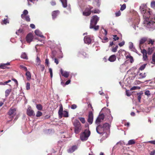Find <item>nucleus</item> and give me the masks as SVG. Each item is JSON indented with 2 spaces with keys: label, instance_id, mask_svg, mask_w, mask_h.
Segmentation results:
<instances>
[{
  "label": "nucleus",
  "instance_id": "obj_1",
  "mask_svg": "<svg viewBox=\"0 0 155 155\" xmlns=\"http://www.w3.org/2000/svg\"><path fill=\"white\" fill-rule=\"evenodd\" d=\"M102 120L97 117L95 121V124L97 126L96 128L97 132L99 134L103 135L106 133L107 131L108 130L110 127V124L108 123H105L102 124L100 123Z\"/></svg>",
  "mask_w": 155,
  "mask_h": 155
},
{
  "label": "nucleus",
  "instance_id": "obj_2",
  "mask_svg": "<svg viewBox=\"0 0 155 155\" xmlns=\"http://www.w3.org/2000/svg\"><path fill=\"white\" fill-rule=\"evenodd\" d=\"M140 9L141 13L143 14L144 18L145 19L144 23L150 26L153 29H155V22L153 20H150L148 18V16L150 13L149 11L146 9L144 5H141L140 7Z\"/></svg>",
  "mask_w": 155,
  "mask_h": 155
},
{
  "label": "nucleus",
  "instance_id": "obj_3",
  "mask_svg": "<svg viewBox=\"0 0 155 155\" xmlns=\"http://www.w3.org/2000/svg\"><path fill=\"white\" fill-rule=\"evenodd\" d=\"M99 19V17L97 15H95L93 16L91 20L90 28L91 29L94 28L95 30H97L99 28V26L98 25L96 26L95 25Z\"/></svg>",
  "mask_w": 155,
  "mask_h": 155
},
{
  "label": "nucleus",
  "instance_id": "obj_4",
  "mask_svg": "<svg viewBox=\"0 0 155 155\" xmlns=\"http://www.w3.org/2000/svg\"><path fill=\"white\" fill-rule=\"evenodd\" d=\"M90 134V131L88 130H85L84 132L81 133L80 135L81 140L82 141L87 140Z\"/></svg>",
  "mask_w": 155,
  "mask_h": 155
},
{
  "label": "nucleus",
  "instance_id": "obj_5",
  "mask_svg": "<svg viewBox=\"0 0 155 155\" xmlns=\"http://www.w3.org/2000/svg\"><path fill=\"white\" fill-rule=\"evenodd\" d=\"M92 8V7H89V8H86L84 11L83 12V15L86 16H89L91 14V12L94 13H100V11L98 9H95L91 11V10Z\"/></svg>",
  "mask_w": 155,
  "mask_h": 155
},
{
  "label": "nucleus",
  "instance_id": "obj_6",
  "mask_svg": "<svg viewBox=\"0 0 155 155\" xmlns=\"http://www.w3.org/2000/svg\"><path fill=\"white\" fill-rule=\"evenodd\" d=\"M102 110H105L106 111L105 114L106 115H107L106 120L109 122L111 123L113 120V117L111 114L110 110L104 107L102 109Z\"/></svg>",
  "mask_w": 155,
  "mask_h": 155
},
{
  "label": "nucleus",
  "instance_id": "obj_7",
  "mask_svg": "<svg viewBox=\"0 0 155 155\" xmlns=\"http://www.w3.org/2000/svg\"><path fill=\"white\" fill-rule=\"evenodd\" d=\"M74 126V131L76 134H78L81 131V124L78 120H75L73 123Z\"/></svg>",
  "mask_w": 155,
  "mask_h": 155
},
{
  "label": "nucleus",
  "instance_id": "obj_8",
  "mask_svg": "<svg viewBox=\"0 0 155 155\" xmlns=\"http://www.w3.org/2000/svg\"><path fill=\"white\" fill-rule=\"evenodd\" d=\"M16 109L15 108H11L9 111L8 113L9 115V118L12 119L16 114Z\"/></svg>",
  "mask_w": 155,
  "mask_h": 155
},
{
  "label": "nucleus",
  "instance_id": "obj_9",
  "mask_svg": "<svg viewBox=\"0 0 155 155\" xmlns=\"http://www.w3.org/2000/svg\"><path fill=\"white\" fill-rule=\"evenodd\" d=\"M63 7L66 8L67 7V9L68 10L69 12H70L71 8L70 5H67V0H60Z\"/></svg>",
  "mask_w": 155,
  "mask_h": 155
},
{
  "label": "nucleus",
  "instance_id": "obj_10",
  "mask_svg": "<svg viewBox=\"0 0 155 155\" xmlns=\"http://www.w3.org/2000/svg\"><path fill=\"white\" fill-rule=\"evenodd\" d=\"M93 114L91 111H90L89 112L88 118L87 119V121L90 124H91L93 121Z\"/></svg>",
  "mask_w": 155,
  "mask_h": 155
},
{
  "label": "nucleus",
  "instance_id": "obj_11",
  "mask_svg": "<svg viewBox=\"0 0 155 155\" xmlns=\"http://www.w3.org/2000/svg\"><path fill=\"white\" fill-rule=\"evenodd\" d=\"M27 114L29 116H34L35 115L34 111L32 109L30 106L28 107L27 109Z\"/></svg>",
  "mask_w": 155,
  "mask_h": 155
},
{
  "label": "nucleus",
  "instance_id": "obj_12",
  "mask_svg": "<svg viewBox=\"0 0 155 155\" xmlns=\"http://www.w3.org/2000/svg\"><path fill=\"white\" fill-rule=\"evenodd\" d=\"M84 41L85 43L89 44L91 43V39L89 36H85L84 38Z\"/></svg>",
  "mask_w": 155,
  "mask_h": 155
},
{
  "label": "nucleus",
  "instance_id": "obj_13",
  "mask_svg": "<svg viewBox=\"0 0 155 155\" xmlns=\"http://www.w3.org/2000/svg\"><path fill=\"white\" fill-rule=\"evenodd\" d=\"M62 76L66 78L68 77L69 75V72L66 71H64L62 69H61L60 70Z\"/></svg>",
  "mask_w": 155,
  "mask_h": 155
},
{
  "label": "nucleus",
  "instance_id": "obj_14",
  "mask_svg": "<svg viewBox=\"0 0 155 155\" xmlns=\"http://www.w3.org/2000/svg\"><path fill=\"white\" fill-rule=\"evenodd\" d=\"M32 35L31 33H30L26 37V41L28 43H30L32 41Z\"/></svg>",
  "mask_w": 155,
  "mask_h": 155
},
{
  "label": "nucleus",
  "instance_id": "obj_15",
  "mask_svg": "<svg viewBox=\"0 0 155 155\" xmlns=\"http://www.w3.org/2000/svg\"><path fill=\"white\" fill-rule=\"evenodd\" d=\"M63 111V107L62 104L59 105V110L58 113L59 117L61 118L62 116V112Z\"/></svg>",
  "mask_w": 155,
  "mask_h": 155
},
{
  "label": "nucleus",
  "instance_id": "obj_16",
  "mask_svg": "<svg viewBox=\"0 0 155 155\" xmlns=\"http://www.w3.org/2000/svg\"><path fill=\"white\" fill-rule=\"evenodd\" d=\"M77 149L76 146H73L71 148H69L68 150V153H72Z\"/></svg>",
  "mask_w": 155,
  "mask_h": 155
},
{
  "label": "nucleus",
  "instance_id": "obj_17",
  "mask_svg": "<svg viewBox=\"0 0 155 155\" xmlns=\"http://www.w3.org/2000/svg\"><path fill=\"white\" fill-rule=\"evenodd\" d=\"M35 34L38 36L42 38H44V36L42 35V33L39 30H36L35 31Z\"/></svg>",
  "mask_w": 155,
  "mask_h": 155
},
{
  "label": "nucleus",
  "instance_id": "obj_18",
  "mask_svg": "<svg viewBox=\"0 0 155 155\" xmlns=\"http://www.w3.org/2000/svg\"><path fill=\"white\" fill-rule=\"evenodd\" d=\"M59 14V12L58 10L55 11L53 12L52 14V16L53 19L55 18Z\"/></svg>",
  "mask_w": 155,
  "mask_h": 155
},
{
  "label": "nucleus",
  "instance_id": "obj_19",
  "mask_svg": "<svg viewBox=\"0 0 155 155\" xmlns=\"http://www.w3.org/2000/svg\"><path fill=\"white\" fill-rule=\"evenodd\" d=\"M129 48L132 51H135L136 50L134 47L133 44L132 42H130L129 43Z\"/></svg>",
  "mask_w": 155,
  "mask_h": 155
},
{
  "label": "nucleus",
  "instance_id": "obj_20",
  "mask_svg": "<svg viewBox=\"0 0 155 155\" xmlns=\"http://www.w3.org/2000/svg\"><path fill=\"white\" fill-rule=\"evenodd\" d=\"M116 56L115 55H112L109 57L108 60L110 62H114L116 60Z\"/></svg>",
  "mask_w": 155,
  "mask_h": 155
},
{
  "label": "nucleus",
  "instance_id": "obj_21",
  "mask_svg": "<svg viewBox=\"0 0 155 155\" xmlns=\"http://www.w3.org/2000/svg\"><path fill=\"white\" fill-rule=\"evenodd\" d=\"M146 75L147 74L145 73H140L139 74V77L138 78V79L143 78L146 77Z\"/></svg>",
  "mask_w": 155,
  "mask_h": 155
},
{
  "label": "nucleus",
  "instance_id": "obj_22",
  "mask_svg": "<svg viewBox=\"0 0 155 155\" xmlns=\"http://www.w3.org/2000/svg\"><path fill=\"white\" fill-rule=\"evenodd\" d=\"M10 64L9 62L5 64H1V68L2 69H5L8 68L6 66L7 65H9Z\"/></svg>",
  "mask_w": 155,
  "mask_h": 155
},
{
  "label": "nucleus",
  "instance_id": "obj_23",
  "mask_svg": "<svg viewBox=\"0 0 155 155\" xmlns=\"http://www.w3.org/2000/svg\"><path fill=\"white\" fill-rule=\"evenodd\" d=\"M154 48L153 47L149 48L147 52L148 54H151L154 51Z\"/></svg>",
  "mask_w": 155,
  "mask_h": 155
},
{
  "label": "nucleus",
  "instance_id": "obj_24",
  "mask_svg": "<svg viewBox=\"0 0 155 155\" xmlns=\"http://www.w3.org/2000/svg\"><path fill=\"white\" fill-rule=\"evenodd\" d=\"M11 91L12 90L11 89H8L6 90L5 91V96L6 97H7L9 95Z\"/></svg>",
  "mask_w": 155,
  "mask_h": 155
},
{
  "label": "nucleus",
  "instance_id": "obj_25",
  "mask_svg": "<svg viewBox=\"0 0 155 155\" xmlns=\"http://www.w3.org/2000/svg\"><path fill=\"white\" fill-rule=\"evenodd\" d=\"M26 75L28 80L30 79L31 78V74L29 71H27L26 73Z\"/></svg>",
  "mask_w": 155,
  "mask_h": 155
},
{
  "label": "nucleus",
  "instance_id": "obj_26",
  "mask_svg": "<svg viewBox=\"0 0 155 155\" xmlns=\"http://www.w3.org/2000/svg\"><path fill=\"white\" fill-rule=\"evenodd\" d=\"M28 13V11L26 10H25L23 11V13L21 15V17L22 18H24V17Z\"/></svg>",
  "mask_w": 155,
  "mask_h": 155
},
{
  "label": "nucleus",
  "instance_id": "obj_27",
  "mask_svg": "<svg viewBox=\"0 0 155 155\" xmlns=\"http://www.w3.org/2000/svg\"><path fill=\"white\" fill-rule=\"evenodd\" d=\"M135 140H130L128 142L127 145H130L135 143Z\"/></svg>",
  "mask_w": 155,
  "mask_h": 155
},
{
  "label": "nucleus",
  "instance_id": "obj_28",
  "mask_svg": "<svg viewBox=\"0 0 155 155\" xmlns=\"http://www.w3.org/2000/svg\"><path fill=\"white\" fill-rule=\"evenodd\" d=\"M143 93L142 92H139L137 93V95L138 96L137 99L139 102H140L141 97V95Z\"/></svg>",
  "mask_w": 155,
  "mask_h": 155
},
{
  "label": "nucleus",
  "instance_id": "obj_29",
  "mask_svg": "<svg viewBox=\"0 0 155 155\" xmlns=\"http://www.w3.org/2000/svg\"><path fill=\"white\" fill-rule=\"evenodd\" d=\"M41 61L40 58H39L37 56L36 60V64L37 65H40Z\"/></svg>",
  "mask_w": 155,
  "mask_h": 155
},
{
  "label": "nucleus",
  "instance_id": "obj_30",
  "mask_svg": "<svg viewBox=\"0 0 155 155\" xmlns=\"http://www.w3.org/2000/svg\"><path fill=\"white\" fill-rule=\"evenodd\" d=\"M97 117L103 121L104 118V115L103 114H100Z\"/></svg>",
  "mask_w": 155,
  "mask_h": 155
},
{
  "label": "nucleus",
  "instance_id": "obj_31",
  "mask_svg": "<svg viewBox=\"0 0 155 155\" xmlns=\"http://www.w3.org/2000/svg\"><path fill=\"white\" fill-rule=\"evenodd\" d=\"M21 58L25 59H28V57L26 53H23L21 56Z\"/></svg>",
  "mask_w": 155,
  "mask_h": 155
},
{
  "label": "nucleus",
  "instance_id": "obj_32",
  "mask_svg": "<svg viewBox=\"0 0 155 155\" xmlns=\"http://www.w3.org/2000/svg\"><path fill=\"white\" fill-rule=\"evenodd\" d=\"M147 40V39L145 38H142L140 41V46L141 45L144 43Z\"/></svg>",
  "mask_w": 155,
  "mask_h": 155
},
{
  "label": "nucleus",
  "instance_id": "obj_33",
  "mask_svg": "<svg viewBox=\"0 0 155 155\" xmlns=\"http://www.w3.org/2000/svg\"><path fill=\"white\" fill-rule=\"evenodd\" d=\"M62 115L64 117H68V112L64 111L62 112Z\"/></svg>",
  "mask_w": 155,
  "mask_h": 155
},
{
  "label": "nucleus",
  "instance_id": "obj_34",
  "mask_svg": "<svg viewBox=\"0 0 155 155\" xmlns=\"http://www.w3.org/2000/svg\"><path fill=\"white\" fill-rule=\"evenodd\" d=\"M151 63L153 64H155V52L153 55Z\"/></svg>",
  "mask_w": 155,
  "mask_h": 155
},
{
  "label": "nucleus",
  "instance_id": "obj_35",
  "mask_svg": "<svg viewBox=\"0 0 155 155\" xmlns=\"http://www.w3.org/2000/svg\"><path fill=\"white\" fill-rule=\"evenodd\" d=\"M146 65V64H145L142 65L139 68V70L141 71H142L145 68Z\"/></svg>",
  "mask_w": 155,
  "mask_h": 155
},
{
  "label": "nucleus",
  "instance_id": "obj_36",
  "mask_svg": "<svg viewBox=\"0 0 155 155\" xmlns=\"http://www.w3.org/2000/svg\"><path fill=\"white\" fill-rule=\"evenodd\" d=\"M36 108L38 110H41L42 109V107L40 104H37Z\"/></svg>",
  "mask_w": 155,
  "mask_h": 155
},
{
  "label": "nucleus",
  "instance_id": "obj_37",
  "mask_svg": "<svg viewBox=\"0 0 155 155\" xmlns=\"http://www.w3.org/2000/svg\"><path fill=\"white\" fill-rule=\"evenodd\" d=\"M140 87H139L138 86H134L131 87L130 90L131 91L133 90H135L136 89H140Z\"/></svg>",
  "mask_w": 155,
  "mask_h": 155
},
{
  "label": "nucleus",
  "instance_id": "obj_38",
  "mask_svg": "<svg viewBox=\"0 0 155 155\" xmlns=\"http://www.w3.org/2000/svg\"><path fill=\"white\" fill-rule=\"evenodd\" d=\"M126 8V4H123L122 5H121L120 10L121 11H123Z\"/></svg>",
  "mask_w": 155,
  "mask_h": 155
},
{
  "label": "nucleus",
  "instance_id": "obj_39",
  "mask_svg": "<svg viewBox=\"0 0 155 155\" xmlns=\"http://www.w3.org/2000/svg\"><path fill=\"white\" fill-rule=\"evenodd\" d=\"M23 19L28 21H30V19L29 16H25Z\"/></svg>",
  "mask_w": 155,
  "mask_h": 155
},
{
  "label": "nucleus",
  "instance_id": "obj_40",
  "mask_svg": "<svg viewBox=\"0 0 155 155\" xmlns=\"http://www.w3.org/2000/svg\"><path fill=\"white\" fill-rule=\"evenodd\" d=\"M79 119L82 123L84 124L85 123V120L84 118L81 117H79Z\"/></svg>",
  "mask_w": 155,
  "mask_h": 155
},
{
  "label": "nucleus",
  "instance_id": "obj_41",
  "mask_svg": "<svg viewBox=\"0 0 155 155\" xmlns=\"http://www.w3.org/2000/svg\"><path fill=\"white\" fill-rule=\"evenodd\" d=\"M42 115V113L39 111H38L36 114V116L37 117H39L41 116Z\"/></svg>",
  "mask_w": 155,
  "mask_h": 155
},
{
  "label": "nucleus",
  "instance_id": "obj_42",
  "mask_svg": "<svg viewBox=\"0 0 155 155\" xmlns=\"http://www.w3.org/2000/svg\"><path fill=\"white\" fill-rule=\"evenodd\" d=\"M26 89L27 90H29L30 89V84L28 82L26 83Z\"/></svg>",
  "mask_w": 155,
  "mask_h": 155
},
{
  "label": "nucleus",
  "instance_id": "obj_43",
  "mask_svg": "<svg viewBox=\"0 0 155 155\" xmlns=\"http://www.w3.org/2000/svg\"><path fill=\"white\" fill-rule=\"evenodd\" d=\"M49 71L50 73L51 77V78H52V76H53V73H52V69L51 68H49Z\"/></svg>",
  "mask_w": 155,
  "mask_h": 155
},
{
  "label": "nucleus",
  "instance_id": "obj_44",
  "mask_svg": "<svg viewBox=\"0 0 155 155\" xmlns=\"http://www.w3.org/2000/svg\"><path fill=\"white\" fill-rule=\"evenodd\" d=\"M151 6L152 8H155V1H152L151 2Z\"/></svg>",
  "mask_w": 155,
  "mask_h": 155
},
{
  "label": "nucleus",
  "instance_id": "obj_45",
  "mask_svg": "<svg viewBox=\"0 0 155 155\" xmlns=\"http://www.w3.org/2000/svg\"><path fill=\"white\" fill-rule=\"evenodd\" d=\"M145 95H146L147 96H149L150 94V92L149 90L146 91L145 92Z\"/></svg>",
  "mask_w": 155,
  "mask_h": 155
},
{
  "label": "nucleus",
  "instance_id": "obj_46",
  "mask_svg": "<svg viewBox=\"0 0 155 155\" xmlns=\"http://www.w3.org/2000/svg\"><path fill=\"white\" fill-rule=\"evenodd\" d=\"M121 15V12L120 11H118V12L115 13V15L116 16L118 17Z\"/></svg>",
  "mask_w": 155,
  "mask_h": 155
},
{
  "label": "nucleus",
  "instance_id": "obj_47",
  "mask_svg": "<svg viewBox=\"0 0 155 155\" xmlns=\"http://www.w3.org/2000/svg\"><path fill=\"white\" fill-rule=\"evenodd\" d=\"M148 41V44H151L152 45H153L154 42V41L151 39H149V40Z\"/></svg>",
  "mask_w": 155,
  "mask_h": 155
},
{
  "label": "nucleus",
  "instance_id": "obj_48",
  "mask_svg": "<svg viewBox=\"0 0 155 155\" xmlns=\"http://www.w3.org/2000/svg\"><path fill=\"white\" fill-rule=\"evenodd\" d=\"M124 44L125 42L123 41L119 43L118 45L120 47H122L124 45Z\"/></svg>",
  "mask_w": 155,
  "mask_h": 155
},
{
  "label": "nucleus",
  "instance_id": "obj_49",
  "mask_svg": "<svg viewBox=\"0 0 155 155\" xmlns=\"http://www.w3.org/2000/svg\"><path fill=\"white\" fill-rule=\"evenodd\" d=\"M40 67L41 71H43L45 69V66L43 65H40Z\"/></svg>",
  "mask_w": 155,
  "mask_h": 155
},
{
  "label": "nucleus",
  "instance_id": "obj_50",
  "mask_svg": "<svg viewBox=\"0 0 155 155\" xmlns=\"http://www.w3.org/2000/svg\"><path fill=\"white\" fill-rule=\"evenodd\" d=\"M126 93L127 95L128 96H130L131 94V93L129 92V91H126Z\"/></svg>",
  "mask_w": 155,
  "mask_h": 155
},
{
  "label": "nucleus",
  "instance_id": "obj_51",
  "mask_svg": "<svg viewBox=\"0 0 155 155\" xmlns=\"http://www.w3.org/2000/svg\"><path fill=\"white\" fill-rule=\"evenodd\" d=\"M77 108V105L76 104H73L71 105V108L73 109H74Z\"/></svg>",
  "mask_w": 155,
  "mask_h": 155
},
{
  "label": "nucleus",
  "instance_id": "obj_52",
  "mask_svg": "<svg viewBox=\"0 0 155 155\" xmlns=\"http://www.w3.org/2000/svg\"><path fill=\"white\" fill-rule=\"evenodd\" d=\"M3 23L5 24H6L7 23H9V21L7 19H4L3 21Z\"/></svg>",
  "mask_w": 155,
  "mask_h": 155
},
{
  "label": "nucleus",
  "instance_id": "obj_53",
  "mask_svg": "<svg viewBox=\"0 0 155 155\" xmlns=\"http://www.w3.org/2000/svg\"><path fill=\"white\" fill-rule=\"evenodd\" d=\"M95 2H97V6H100V1L99 0H95Z\"/></svg>",
  "mask_w": 155,
  "mask_h": 155
},
{
  "label": "nucleus",
  "instance_id": "obj_54",
  "mask_svg": "<svg viewBox=\"0 0 155 155\" xmlns=\"http://www.w3.org/2000/svg\"><path fill=\"white\" fill-rule=\"evenodd\" d=\"M113 36L114 37V39L115 41L119 39V37H117L116 35H114Z\"/></svg>",
  "mask_w": 155,
  "mask_h": 155
},
{
  "label": "nucleus",
  "instance_id": "obj_55",
  "mask_svg": "<svg viewBox=\"0 0 155 155\" xmlns=\"http://www.w3.org/2000/svg\"><path fill=\"white\" fill-rule=\"evenodd\" d=\"M155 153V150H153V151H151L150 153V155H154Z\"/></svg>",
  "mask_w": 155,
  "mask_h": 155
},
{
  "label": "nucleus",
  "instance_id": "obj_56",
  "mask_svg": "<svg viewBox=\"0 0 155 155\" xmlns=\"http://www.w3.org/2000/svg\"><path fill=\"white\" fill-rule=\"evenodd\" d=\"M142 52L143 53V55L147 54V51L145 49H143V50Z\"/></svg>",
  "mask_w": 155,
  "mask_h": 155
},
{
  "label": "nucleus",
  "instance_id": "obj_57",
  "mask_svg": "<svg viewBox=\"0 0 155 155\" xmlns=\"http://www.w3.org/2000/svg\"><path fill=\"white\" fill-rule=\"evenodd\" d=\"M29 1L33 3H36L38 1V0H29Z\"/></svg>",
  "mask_w": 155,
  "mask_h": 155
},
{
  "label": "nucleus",
  "instance_id": "obj_58",
  "mask_svg": "<svg viewBox=\"0 0 155 155\" xmlns=\"http://www.w3.org/2000/svg\"><path fill=\"white\" fill-rule=\"evenodd\" d=\"M142 83V82H141L140 81H138V80L136 81L135 82V84H140L141 83Z\"/></svg>",
  "mask_w": 155,
  "mask_h": 155
},
{
  "label": "nucleus",
  "instance_id": "obj_59",
  "mask_svg": "<svg viewBox=\"0 0 155 155\" xmlns=\"http://www.w3.org/2000/svg\"><path fill=\"white\" fill-rule=\"evenodd\" d=\"M148 143H150L152 144H155V140H151L147 142Z\"/></svg>",
  "mask_w": 155,
  "mask_h": 155
},
{
  "label": "nucleus",
  "instance_id": "obj_60",
  "mask_svg": "<svg viewBox=\"0 0 155 155\" xmlns=\"http://www.w3.org/2000/svg\"><path fill=\"white\" fill-rule=\"evenodd\" d=\"M54 62L56 63L57 64H58L59 63L58 60L56 58H55L54 59Z\"/></svg>",
  "mask_w": 155,
  "mask_h": 155
},
{
  "label": "nucleus",
  "instance_id": "obj_61",
  "mask_svg": "<svg viewBox=\"0 0 155 155\" xmlns=\"http://www.w3.org/2000/svg\"><path fill=\"white\" fill-rule=\"evenodd\" d=\"M147 58V54L143 55V59L144 60H146Z\"/></svg>",
  "mask_w": 155,
  "mask_h": 155
},
{
  "label": "nucleus",
  "instance_id": "obj_62",
  "mask_svg": "<svg viewBox=\"0 0 155 155\" xmlns=\"http://www.w3.org/2000/svg\"><path fill=\"white\" fill-rule=\"evenodd\" d=\"M30 26L32 28H35V26L33 24H31L30 25Z\"/></svg>",
  "mask_w": 155,
  "mask_h": 155
},
{
  "label": "nucleus",
  "instance_id": "obj_63",
  "mask_svg": "<svg viewBox=\"0 0 155 155\" xmlns=\"http://www.w3.org/2000/svg\"><path fill=\"white\" fill-rule=\"evenodd\" d=\"M130 59V61L131 63H133L134 61V60L133 57H131Z\"/></svg>",
  "mask_w": 155,
  "mask_h": 155
},
{
  "label": "nucleus",
  "instance_id": "obj_64",
  "mask_svg": "<svg viewBox=\"0 0 155 155\" xmlns=\"http://www.w3.org/2000/svg\"><path fill=\"white\" fill-rule=\"evenodd\" d=\"M71 82V80H68L66 82H65V84L66 85H68Z\"/></svg>",
  "mask_w": 155,
  "mask_h": 155
}]
</instances>
